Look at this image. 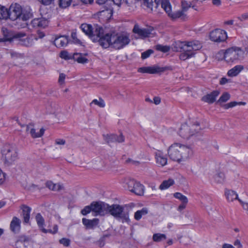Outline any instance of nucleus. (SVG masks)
<instances>
[{
  "mask_svg": "<svg viewBox=\"0 0 248 248\" xmlns=\"http://www.w3.org/2000/svg\"><path fill=\"white\" fill-rule=\"evenodd\" d=\"M202 47V43L198 40L190 42H178L174 46V51L182 53L179 55L180 60L185 61L193 57L195 51L201 49Z\"/></svg>",
  "mask_w": 248,
  "mask_h": 248,
  "instance_id": "obj_1",
  "label": "nucleus"
},
{
  "mask_svg": "<svg viewBox=\"0 0 248 248\" xmlns=\"http://www.w3.org/2000/svg\"><path fill=\"white\" fill-rule=\"evenodd\" d=\"M193 154L190 145L174 143L168 149V154L171 159L178 163L185 161Z\"/></svg>",
  "mask_w": 248,
  "mask_h": 248,
  "instance_id": "obj_2",
  "label": "nucleus"
},
{
  "mask_svg": "<svg viewBox=\"0 0 248 248\" xmlns=\"http://www.w3.org/2000/svg\"><path fill=\"white\" fill-rule=\"evenodd\" d=\"M1 160L6 167L12 165L18 158L17 149L15 144H5L1 150Z\"/></svg>",
  "mask_w": 248,
  "mask_h": 248,
  "instance_id": "obj_3",
  "label": "nucleus"
},
{
  "mask_svg": "<svg viewBox=\"0 0 248 248\" xmlns=\"http://www.w3.org/2000/svg\"><path fill=\"white\" fill-rule=\"evenodd\" d=\"M31 16L32 14L30 11L23 9L18 4H12L9 8V18L12 20L26 21Z\"/></svg>",
  "mask_w": 248,
  "mask_h": 248,
  "instance_id": "obj_4",
  "label": "nucleus"
},
{
  "mask_svg": "<svg viewBox=\"0 0 248 248\" xmlns=\"http://www.w3.org/2000/svg\"><path fill=\"white\" fill-rule=\"evenodd\" d=\"M182 8L181 11H178L175 13L171 12V6L168 0H161V7L164 10L168 15L173 19L179 18L185 15L184 13L186 12L188 9L191 7L194 8V6H191V2H188L186 0H182L181 2Z\"/></svg>",
  "mask_w": 248,
  "mask_h": 248,
  "instance_id": "obj_5",
  "label": "nucleus"
},
{
  "mask_svg": "<svg viewBox=\"0 0 248 248\" xmlns=\"http://www.w3.org/2000/svg\"><path fill=\"white\" fill-rule=\"evenodd\" d=\"M109 213L111 216L122 220L123 223L130 222L128 212L124 211V206L117 204H113L109 205L108 204L107 214Z\"/></svg>",
  "mask_w": 248,
  "mask_h": 248,
  "instance_id": "obj_6",
  "label": "nucleus"
},
{
  "mask_svg": "<svg viewBox=\"0 0 248 248\" xmlns=\"http://www.w3.org/2000/svg\"><path fill=\"white\" fill-rule=\"evenodd\" d=\"M201 130L200 123L196 121L190 125L186 124H182L180 128L179 134L183 138L188 139L199 133Z\"/></svg>",
  "mask_w": 248,
  "mask_h": 248,
  "instance_id": "obj_7",
  "label": "nucleus"
},
{
  "mask_svg": "<svg viewBox=\"0 0 248 248\" xmlns=\"http://www.w3.org/2000/svg\"><path fill=\"white\" fill-rule=\"evenodd\" d=\"M111 47L120 49L127 45L130 41L129 36L125 33H112Z\"/></svg>",
  "mask_w": 248,
  "mask_h": 248,
  "instance_id": "obj_8",
  "label": "nucleus"
},
{
  "mask_svg": "<svg viewBox=\"0 0 248 248\" xmlns=\"http://www.w3.org/2000/svg\"><path fill=\"white\" fill-rule=\"evenodd\" d=\"M243 54L244 52L240 48L232 47L226 50L224 59L228 63L235 62L242 58Z\"/></svg>",
  "mask_w": 248,
  "mask_h": 248,
  "instance_id": "obj_9",
  "label": "nucleus"
},
{
  "mask_svg": "<svg viewBox=\"0 0 248 248\" xmlns=\"http://www.w3.org/2000/svg\"><path fill=\"white\" fill-rule=\"evenodd\" d=\"M16 40L18 44L26 46H31L33 44L32 39L29 38L25 33L18 32L14 34L9 40Z\"/></svg>",
  "mask_w": 248,
  "mask_h": 248,
  "instance_id": "obj_10",
  "label": "nucleus"
},
{
  "mask_svg": "<svg viewBox=\"0 0 248 248\" xmlns=\"http://www.w3.org/2000/svg\"><path fill=\"white\" fill-rule=\"evenodd\" d=\"M94 216H104L107 214L108 204L101 202H93L91 203Z\"/></svg>",
  "mask_w": 248,
  "mask_h": 248,
  "instance_id": "obj_11",
  "label": "nucleus"
},
{
  "mask_svg": "<svg viewBox=\"0 0 248 248\" xmlns=\"http://www.w3.org/2000/svg\"><path fill=\"white\" fill-rule=\"evenodd\" d=\"M227 38L226 32L220 29H216L210 33V39L215 42H221Z\"/></svg>",
  "mask_w": 248,
  "mask_h": 248,
  "instance_id": "obj_12",
  "label": "nucleus"
},
{
  "mask_svg": "<svg viewBox=\"0 0 248 248\" xmlns=\"http://www.w3.org/2000/svg\"><path fill=\"white\" fill-rule=\"evenodd\" d=\"M169 69L167 67H160L157 65L153 66L140 67L138 69V71L142 73L157 74L162 73Z\"/></svg>",
  "mask_w": 248,
  "mask_h": 248,
  "instance_id": "obj_13",
  "label": "nucleus"
},
{
  "mask_svg": "<svg viewBox=\"0 0 248 248\" xmlns=\"http://www.w3.org/2000/svg\"><path fill=\"white\" fill-rule=\"evenodd\" d=\"M152 31V30L149 28H141L137 24L135 25L133 29V32L142 39L149 37Z\"/></svg>",
  "mask_w": 248,
  "mask_h": 248,
  "instance_id": "obj_14",
  "label": "nucleus"
},
{
  "mask_svg": "<svg viewBox=\"0 0 248 248\" xmlns=\"http://www.w3.org/2000/svg\"><path fill=\"white\" fill-rule=\"evenodd\" d=\"M112 33H107L104 35H102L99 39L97 41L101 46L104 48H108L109 46L111 47L112 43Z\"/></svg>",
  "mask_w": 248,
  "mask_h": 248,
  "instance_id": "obj_15",
  "label": "nucleus"
},
{
  "mask_svg": "<svg viewBox=\"0 0 248 248\" xmlns=\"http://www.w3.org/2000/svg\"><path fill=\"white\" fill-rule=\"evenodd\" d=\"M103 33L104 30L102 27L98 26H94L92 29L90 38L93 42H96Z\"/></svg>",
  "mask_w": 248,
  "mask_h": 248,
  "instance_id": "obj_16",
  "label": "nucleus"
},
{
  "mask_svg": "<svg viewBox=\"0 0 248 248\" xmlns=\"http://www.w3.org/2000/svg\"><path fill=\"white\" fill-rule=\"evenodd\" d=\"M104 137L105 140L108 143L114 142L122 143L124 141V137L122 134L119 136L114 134L107 135Z\"/></svg>",
  "mask_w": 248,
  "mask_h": 248,
  "instance_id": "obj_17",
  "label": "nucleus"
},
{
  "mask_svg": "<svg viewBox=\"0 0 248 248\" xmlns=\"http://www.w3.org/2000/svg\"><path fill=\"white\" fill-rule=\"evenodd\" d=\"M156 163L158 166L163 167L167 163V158L160 151H157L155 153Z\"/></svg>",
  "mask_w": 248,
  "mask_h": 248,
  "instance_id": "obj_18",
  "label": "nucleus"
},
{
  "mask_svg": "<svg viewBox=\"0 0 248 248\" xmlns=\"http://www.w3.org/2000/svg\"><path fill=\"white\" fill-rule=\"evenodd\" d=\"M219 94V92L217 91H214L210 93L207 94L202 97V100L209 104H212L216 99V98Z\"/></svg>",
  "mask_w": 248,
  "mask_h": 248,
  "instance_id": "obj_19",
  "label": "nucleus"
},
{
  "mask_svg": "<svg viewBox=\"0 0 248 248\" xmlns=\"http://www.w3.org/2000/svg\"><path fill=\"white\" fill-rule=\"evenodd\" d=\"M26 131L30 133L32 138H40L43 135L45 130L43 128H41L39 132H36L35 129L33 128V125L29 124L26 126Z\"/></svg>",
  "mask_w": 248,
  "mask_h": 248,
  "instance_id": "obj_20",
  "label": "nucleus"
},
{
  "mask_svg": "<svg viewBox=\"0 0 248 248\" xmlns=\"http://www.w3.org/2000/svg\"><path fill=\"white\" fill-rule=\"evenodd\" d=\"M36 221L39 229L44 233L51 232V230H46L44 228L45 220L40 213L37 214L35 217Z\"/></svg>",
  "mask_w": 248,
  "mask_h": 248,
  "instance_id": "obj_21",
  "label": "nucleus"
},
{
  "mask_svg": "<svg viewBox=\"0 0 248 248\" xmlns=\"http://www.w3.org/2000/svg\"><path fill=\"white\" fill-rule=\"evenodd\" d=\"M20 229V220L14 217L10 223V229L14 233H17Z\"/></svg>",
  "mask_w": 248,
  "mask_h": 248,
  "instance_id": "obj_22",
  "label": "nucleus"
},
{
  "mask_svg": "<svg viewBox=\"0 0 248 248\" xmlns=\"http://www.w3.org/2000/svg\"><path fill=\"white\" fill-rule=\"evenodd\" d=\"M68 43V38L66 36H62L56 38L54 44L57 47H61L66 46Z\"/></svg>",
  "mask_w": 248,
  "mask_h": 248,
  "instance_id": "obj_23",
  "label": "nucleus"
},
{
  "mask_svg": "<svg viewBox=\"0 0 248 248\" xmlns=\"http://www.w3.org/2000/svg\"><path fill=\"white\" fill-rule=\"evenodd\" d=\"M99 220L97 218H93V219L90 220L83 218L82 219L83 224L88 229H93L98 224Z\"/></svg>",
  "mask_w": 248,
  "mask_h": 248,
  "instance_id": "obj_24",
  "label": "nucleus"
},
{
  "mask_svg": "<svg viewBox=\"0 0 248 248\" xmlns=\"http://www.w3.org/2000/svg\"><path fill=\"white\" fill-rule=\"evenodd\" d=\"M31 23L34 27L45 28L47 26L48 21L43 18H35L31 21Z\"/></svg>",
  "mask_w": 248,
  "mask_h": 248,
  "instance_id": "obj_25",
  "label": "nucleus"
},
{
  "mask_svg": "<svg viewBox=\"0 0 248 248\" xmlns=\"http://www.w3.org/2000/svg\"><path fill=\"white\" fill-rule=\"evenodd\" d=\"M46 186L49 189L53 191H59L63 189V186L60 183L54 184L51 181H47L46 184Z\"/></svg>",
  "mask_w": 248,
  "mask_h": 248,
  "instance_id": "obj_26",
  "label": "nucleus"
},
{
  "mask_svg": "<svg viewBox=\"0 0 248 248\" xmlns=\"http://www.w3.org/2000/svg\"><path fill=\"white\" fill-rule=\"evenodd\" d=\"M244 66L242 65H237L229 70L228 72V75L229 77H233L236 76L241 71L244 69Z\"/></svg>",
  "mask_w": 248,
  "mask_h": 248,
  "instance_id": "obj_27",
  "label": "nucleus"
},
{
  "mask_svg": "<svg viewBox=\"0 0 248 248\" xmlns=\"http://www.w3.org/2000/svg\"><path fill=\"white\" fill-rule=\"evenodd\" d=\"M21 209H22L24 221L25 223H28L30 220L31 208L28 206L23 205L21 207Z\"/></svg>",
  "mask_w": 248,
  "mask_h": 248,
  "instance_id": "obj_28",
  "label": "nucleus"
},
{
  "mask_svg": "<svg viewBox=\"0 0 248 248\" xmlns=\"http://www.w3.org/2000/svg\"><path fill=\"white\" fill-rule=\"evenodd\" d=\"M226 197L229 202H232L234 200L239 199L235 191L232 190L226 189L225 192Z\"/></svg>",
  "mask_w": 248,
  "mask_h": 248,
  "instance_id": "obj_29",
  "label": "nucleus"
},
{
  "mask_svg": "<svg viewBox=\"0 0 248 248\" xmlns=\"http://www.w3.org/2000/svg\"><path fill=\"white\" fill-rule=\"evenodd\" d=\"M149 209L147 207H143L141 210H138L134 214V218L136 220H140L142 217L148 214Z\"/></svg>",
  "mask_w": 248,
  "mask_h": 248,
  "instance_id": "obj_30",
  "label": "nucleus"
},
{
  "mask_svg": "<svg viewBox=\"0 0 248 248\" xmlns=\"http://www.w3.org/2000/svg\"><path fill=\"white\" fill-rule=\"evenodd\" d=\"M131 192L135 193L136 195L141 196L144 193V186L142 185L137 182L134 186V188H133Z\"/></svg>",
  "mask_w": 248,
  "mask_h": 248,
  "instance_id": "obj_31",
  "label": "nucleus"
},
{
  "mask_svg": "<svg viewBox=\"0 0 248 248\" xmlns=\"http://www.w3.org/2000/svg\"><path fill=\"white\" fill-rule=\"evenodd\" d=\"M144 5L151 10L153 9H156L158 5V0H143Z\"/></svg>",
  "mask_w": 248,
  "mask_h": 248,
  "instance_id": "obj_32",
  "label": "nucleus"
},
{
  "mask_svg": "<svg viewBox=\"0 0 248 248\" xmlns=\"http://www.w3.org/2000/svg\"><path fill=\"white\" fill-rule=\"evenodd\" d=\"M73 59L78 62L84 64L88 62V60L81 53H74L73 55Z\"/></svg>",
  "mask_w": 248,
  "mask_h": 248,
  "instance_id": "obj_33",
  "label": "nucleus"
},
{
  "mask_svg": "<svg viewBox=\"0 0 248 248\" xmlns=\"http://www.w3.org/2000/svg\"><path fill=\"white\" fill-rule=\"evenodd\" d=\"M93 28L91 25L87 24H82L80 26L81 30L89 37H90Z\"/></svg>",
  "mask_w": 248,
  "mask_h": 248,
  "instance_id": "obj_34",
  "label": "nucleus"
},
{
  "mask_svg": "<svg viewBox=\"0 0 248 248\" xmlns=\"http://www.w3.org/2000/svg\"><path fill=\"white\" fill-rule=\"evenodd\" d=\"M174 181L173 179H169L167 180L164 181L159 186V188L161 190L166 189L171 186L173 185Z\"/></svg>",
  "mask_w": 248,
  "mask_h": 248,
  "instance_id": "obj_35",
  "label": "nucleus"
},
{
  "mask_svg": "<svg viewBox=\"0 0 248 248\" xmlns=\"http://www.w3.org/2000/svg\"><path fill=\"white\" fill-rule=\"evenodd\" d=\"M9 17V9L4 6H0V20Z\"/></svg>",
  "mask_w": 248,
  "mask_h": 248,
  "instance_id": "obj_36",
  "label": "nucleus"
},
{
  "mask_svg": "<svg viewBox=\"0 0 248 248\" xmlns=\"http://www.w3.org/2000/svg\"><path fill=\"white\" fill-rule=\"evenodd\" d=\"M137 183V182L134 180L126 179L125 180V185L124 186L131 191V190H132L133 188H134V186Z\"/></svg>",
  "mask_w": 248,
  "mask_h": 248,
  "instance_id": "obj_37",
  "label": "nucleus"
},
{
  "mask_svg": "<svg viewBox=\"0 0 248 248\" xmlns=\"http://www.w3.org/2000/svg\"><path fill=\"white\" fill-rule=\"evenodd\" d=\"M167 237L165 234L159 233H155L153 236V239L155 242H159L165 240Z\"/></svg>",
  "mask_w": 248,
  "mask_h": 248,
  "instance_id": "obj_38",
  "label": "nucleus"
},
{
  "mask_svg": "<svg viewBox=\"0 0 248 248\" xmlns=\"http://www.w3.org/2000/svg\"><path fill=\"white\" fill-rule=\"evenodd\" d=\"M215 181L218 183H221L224 182L225 179V175L222 172H217L214 176Z\"/></svg>",
  "mask_w": 248,
  "mask_h": 248,
  "instance_id": "obj_39",
  "label": "nucleus"
},
{
  "mask_svg": "<svg viewBox=\"0 0 248 248\" xmlns=\"http://www.w3.org/2000/svg\"><path fill=\"white\" fill-rule=\"evenodd\" d=\"M29 241L25 239L23 241V239H21L16 242V245L18 248H23V245L24 246L25 248H28V246L29 245Z\"/></svg>",
  "mask_w": 248,
  "mask_h": 248,
  "instance_id": "obj_40",
  "label": "nucleus"
},
{
  "mask_svg": "<svg viewBox=\"0 0 248 248\" xmlns=\"http://www.w3.org/2000/svg\"><path fill=\"white\" fill-rule=\"evenodd\" d=\"M73 55L69 54L67 51L63 50L60 54V57L65 60H69L73 59Z\"/></svg>",
  "mask_w": 248,
  "mask_h": 248,
  "instance_id": "obj_41",
  "label": "nucleus"
},
{
  "mask_svg": "<svg viewBox=\"0 0 248 248\" xmlns=\"http://www.w3.org/2000/svg\"><path fill=\"white\" fill-rule=\"evenodd\" d=\"M174 197L178 199H179L183 203H187L188 200L186 196L182 195L181 193L176 192L174 194Z\"/></svg>",
  "mask_w": 248,
  "mask_h": 248,
  "instance_id": "obj_42",
  "label": "nucleus"
},
{
  "mask_svg": "<svg viewBox=\"0 0 248 248\" xmlns=\"http://www.w3.org/2000/svg\"><path fill=\"white\" fill-rule=\"evenodd\" d=\"M230 98V95L228 93H224L220 97L219 100L217 101V103H221L226 102Z\"/></svg>",
  "mask_w": 248,
  "mask_h": 248,
  "instance_id": "obj_43",
  "label": "nucleus"
},
{
  "mask_svg": "<svg viewBox=\"0 0 248 248\" xmlns=\"http://www.w3.org/2000/svg\"><path fill=\"white\" fill-rule=\"evenodd\" d=\"M71 2V0H59V4L60 7L65 8L68 7Z\"/></svg>",
  "mask_w": 248,
  "mask_h": 248,
  "instance_id": "obj_44",
  "label": "nucleus"
},
{
  "mask_svg": "<svg viewBox=\"0 0 248 248\" xmlns=\"http://www.w3.org/2000/svg\"><path fill=\"white\" fill-rule=\"evenodd\" d=\"M155 47L156 50L164 53L168 52L170 49L169 46H162L161 45H157Z\"/></svg>",
  "mask_w": 248,
  "mask_h": 248,
  "instance_id": "obj_45",
  "label": "nucleus"
},
{
  "mask_svg": "<svg viewBox=\"0 0 248 248\" xmlns=\"http://www.w3.org/2000/svg\"><path fill=\"white\" fill-rule=\"evenodd\" d=\"M92 104H94L101 108H104L105 106V102L101 98H99V100H93L90 105H91Z\"/></svg>",
  "mask_w": 248,
  "mask_h": 248,
  "instance_id": "obj_46",
  "label": "nucleus"
},
{
  "mask_svg": "<svg viewBox=\"0 0 248 248\" xmlns=\"http://www.w3.org/2000/svg\"><path fill=\"white\" fill-rule=\"evenodd\" d=\"M100 15L101 16H107L108 18H110L112 15V10L109 9L102 10L100 11Z\"/></svg>",
  "mask_w": 248,
  "mask_h": 248,
  "instance_id": "obj_47",
  "label": "nucleus"
},
{
  "mask_svg": "<svg viewBox=\"0 0 248 248\" xmlns=\"http://www.w3.org/2000/svg\"><path fill=\"white\" fill-rule=\"evenodd\" d=\"M91 211H92V205L91 204L90 205L85 206L84 208V209H83L81 211V213L83 215L85 216V215H86L87 214H89V213H90Z\"/></svg>",
  "mask_w": 248,
  "mask_h": 248,
  "instance_id": "obj_48",
  "label": "nucleus"
},
{
  "mask_svg": "<svg viewBox=\"0 0 248 248\" xmlns=\"http://www.w3.org/2000/svg\"><path fill=\"white\" fill-rule=\"evenodd\" d=\"M154 51L152 49H148V50L143 52L141 54V58L142 59H145L147 58H148L150 55L152 53H153Z\"/></svg>",
  "mask_w": 248,
  "mask_h": 248,
  "instance_id": "obj_49",
  "label": "nucleus"
},
{
  "mask_svg": "<svg viewBox=\"0 0 248 248\" xmlns=\"http://www.w3.org/2000/svg\"><path fill=\"white\" fill-rule=\"evenodd\" d=\"M59 242L65 247L69 246L70 243V240L69 239L64 238L60 239Z\"/></svg>",
  "mask_w": 248,
  "mask_h": 248,
  "instance_id": "obj_50",
  "label": "nucleus"
},
{
  "mask_svg": "<svg viewBox=\"0 0 248 248\" xmlns=\"http://www.w3.org/2000/svg\"><path fill=\"white\" fill-rule=\"evenodd\" d=\"M237 104H238V103L235 101L231 102L229 103L224 105L223 106V108L225 109H228L229 108H232V107L235 106Z\"/></svg>",
  "mask_w": 248,
  "mask_h": 248,
  "instance_id": "obj_51",
  "label": "nucleus"
},
{
  "mask_svg": "<svg viewBox=\"0 0 248 248\" xmlns=\"http://www.w3.org/2000/svg\"><path fill=\"white\" fill-rule=\"evenodd\" d=\"M5 180V174L0 169V184H2Z\"/></svg>",
  "mask_w": 248,
  "mask_h": 248,
  "instance_id": "obj_52",
  "label": "nucleus"
},
{
  "mask_svg": "<svg viewBox=\"0 0 248 248\" xmlns=\"http://www.w3.org/2000/svg\"><path fill=\"white\" fill-rule=\"evenodd\" d=\"M126 163H130L132 165H136V166H138L140 164L139 161L133 160L130 158H129L126 160Z\"/></svg>",
  "mask_w": 248,
  "mask_h": 248,
  "instance_id": "obj_53",
  "label": "nucleus"
},
{
  "mask_svg": "<svg viewBox=\"0 0 248 248\" xmlns=\"http://www.w3.org/2000/svg\"><path fill=\"white\" fill-rule=\"evenodd\" d=\"M65 78V74L63 73H61L60 74L59 78V82L60 84H62L64 83V81Z\"/></svg>",
  "mask_w": 248,
  "mask_h": 248,
  "instance_id": "obj_54",
  "label": "nucleus"
},
{
  "mask_svg": "<svg viewBox=\"0 0 248 248\" xmlns=\"http://www.w3.org/2000/svg\"><path fill=\"white\" fill-rule=\"evenodd\" d=\"M71 37L75 43L78 44L80 43V40L77 38V34L76 32H72L71 34Z\"/></svg>",
  "mask_w": 248,
  "mask_h": 248,
  "instance_id": "obj_55",
  "label": "nucleus"
},
{
  "mask_svg": "<svg viewBox=\"0 0 248 248\" xmlns=\"http://www.w3.org/2000/svg\"><path fill=\"white\" fill-rule=\"evenodd\" d=\"M65 143V140L63 139H57L55 140V144L57 145H64Z\"/></svg>",
  "mask_w": 248,
  "mask_h": 248,
  "instance_id": "obj_56",
  "label": "nucleus"
},
{
  "mask_svg": "<svg viewBox=\"0 0 248 248\" xmlns=\"http://www.w3.org/2000/svg\"><path fill=\"white\" fill-rule=\"evenodd\" d=\"M114 4L117 6L118 7H120L121 5H122L124 2V0H112Z\"/></svg>",
  "mask_w": 248,
  "mask_h": 248,
  "instance_id": "obj_57",
  "label": "nucleus"
},
{
  "mask_svg": "<svg viewBox=\"0 0 248 248\" xmlns=\"http://www.w3.org/2000/svg\"><path fill=\"white\" fill-rule=\"evenodd\" d=\"M233 244L234 246L236 247V248H243L242 245L241 243L240 240L238 239L234 241Z\"/></svg>",
  "mask_w": 248,
  "mask_h": 248,
  "instance_id": "obj_58",
  "label": "nucleus"
},
{
  "mask_svg": "<svg viewBox=\"0 0 248 248\" xmlns=\"http://www.w3.org/2000/svg\"><path fill=\"white\" fill-rule=\"evenodd\" d=\"M238 19L240 21H243L244 20L248 19V13H246L242 15L240 17H238Z\"/></svg>",
  "mask_w": 248,
  "mask_h": 248,
  "instance_id": "obj_59",
  "label": "nucleus"
},
{
  "mask_svg": "<svg viewBox=\"0 0 248 248\" xmlns=\"http://www.w3.org/2000/svg\"><path fill=\"white\" fill-rule=\"evenodd\" d=\"M238 201L242 204L243 208L245 210H248V203H245L242 202L240 199H238Z\"/></svg>",
  "mask_w": 248,
  "mask_h": 248,
  "instance_id": "obj_60",
  "label": "nucleus"
},
{
  "mask_svg": "<svg viewBox=\"0 0 248 248\" xmlns=\"http://www.w3.org/2000/svg\"><path fill=\"white\" fill-rule=\"evenodd\" d=\"M161 102L160 98L159 97H155L154 98V103L155 105H158Z\"/></svg>",
  "mask_w": 248,
  "mask_h": 248,
  "instance_id": "obj_61",
  "label": "nucleus"
},
{
  "mask_svg": "<svg viewBox=\"0 0 248 248\" xmlns=\"http://www.w3.org/2000/svg\"><path fill=\"white\" fill-rule=\"evenodd\" d=\"M187 203H183L180 205L178 208V210L181 211L182 210L184 209L186 207V204Z\"/></svg>",
  "mask_w": 248,
  "mask_h": 248,
  "instance_id": "obj_62",
  "label": "nucleus"
},
{
  "mask_svg": "<svg viewBox=\"0 0 248 248\" xmlns=\"http://www.w3.org/2000/svg\"><path fill=\"white\" fill-rule=\"evenodd\" d=\"M228 81V80L225 78H221L220 80V84L221 85L225 84V83H227Z\"/></svg>",
  "mask_w": 248,
  "mask_h": 248,
  "instance_id": "obj_63",
  "label": "nucleus"
},
{
  "mask_svg": "<svg viewBox=\"0 0 248 248\" xmlns=\"http://www.w3.org/2000/svg\"><path fill=\"white\" fill-rule=\"evenodd\" d=\"M222 248H234L232 245L228 244H225L222 246Z\"/></svg>",
  "mask_w": 248,
  "mask_h": 248,
  "instance_id": "obj_64",
  "label": "nucleus"
}]
</instances>
